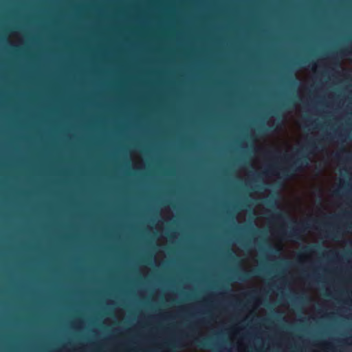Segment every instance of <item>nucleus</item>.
<instances>
[{"label":"nucleus","mask_w":352,"mask_h":352,"mask_svg":"<svg viewBox=\"0 0 352 352\" xmlns=\"http://www.w3.org/2000/svg\"><path fill=\"white\" fill-rule=\"evenodd\" d=\"M151 352H155V351H151Z\"/></svg>","instance_id":"nucleus-20"},{"label":"nucleus","mask_w":352,"mask_h":352,"mask_svg":"<svg viewBox=\"0 0 352 352\" xmlns=\"http://www.w3.org/2000/svg\"><path fill=\"white\" fill-rule=\"evenodd\" d=\"M276 319H279V318H280V315H276Z\"/></svg>","instance_id":"nucleus-18"},{"label":"nucleus","mask_w":352,"mask_h":352,"mask_svg":"<svg viewBox=\"0 0 352 352\" xmlns=\"http://www.w3.org/2000/svg\"><path fill=\"white\" fill-rule=\"evenodd\" d=\"M273 218L276 220H285L287 219V217H286L283 212H276L274 214Z\"/></svg>","instance_id":"nucleus-7"},{"label":"nucleus","mask_w":352,"mask_h":352,"mask_svg":"<svg viewBox=\"0 0 352 352\" xmlns=\"http://www.w3.org/2000/svg\"><path fill=\"white\" fill-rule=\"evenodd\" d=\"M265 154L267 156L274 157V158H277L278 157L277 155L278 152L274 151H269Z\"/></svg>","instance_id":"nucleus-10"},{"label":"nucleus","mask_w":352,"mask_h":352,"mask_svg":"<svg viewBox=\"0 0 352 352\" xmlns=\"http://www.w3.org/2000/svg\"><path fill=\"white\" fill-rule=\"evenodd\" d=\"M248 227L250 229L252 230L253 233H264L265 232L263 230L254 228L252 224L250 225Z\"/></svg>","instance_id":"nucleus-12"},{"label":"nucleus","mask_w":352,"mask_h":352,"mask_svg":"<svg viewBox=\"0 0 352 352\" xmlns=\"http://www.w3.org/2000/svg\"><path fill=\"white\" fill-rule=\"evenodd\" d=\"M274 169H275V168H274V166H271L270 167V168H269V170H270V172H272V173H274V174H276V175H277V173H275Z\"/></svg>","instance_id":"nucleus-14"},{"label":"nucleus","mask_w":352,"mask_h":352,"mask_svg":"<svg viewBox=\"0 0 352 352\" xmlns=\"http://www.w3.org/2000/svg\"><path fill=\"white\" fill-rule=\"evenodd\" d=\"M329 236L334 239L340 233V231L339 230H336V231L331 230L329 232Z\"/></svg>","instance_id":"nucleus-11"},{"label":"nucleus","mask_w":352,"mask_h":352,"mask_svg":"<svg viewBox=\"0 0 352 352\" xmlns=\"http://www.w3.org/2000/svg\"><path fill=\"white\" fill-rule=\"evenodd\" d=\"M322 250L320 245H306L302 248V252L304 254H311L318 252Z\"/></svg>","instance_id":"nucleus-5"},{"label":"nucleus","mask_w":352,"mask_h":352,"mask_svg":"<svg viewBox=\"0 0 352 352\" xmlns=\"http://www.w3.org/2000/svg\"><path fill=\"white\" fill-rule=\"evenodd\" d=\"M210 338H204V339H195V343L199 347H210Z\"/></svg>","instance_id":"nucleus-6"},{"label":"nucleus","mask_w":352,"mask_h":352,"mask_svg":"<svg viewBox=\"0 0 352 352\" xmlns=\"http://www.w3.org/2000/svg\"><path fill=\"white\" fill-rule=\"evenodd\" d=\"M180 346V341L175 339L166 341L163 344V347L166 349L169 352H175Z\"/></svg>","instance_id":"nucleus-4"},{"label":"nucleus","mask_w":352,"mask_h":352,"mask_svg":"<svg viewBox=\"0 0 352 352\" xmlns=\"http://www.w3.org/2000/svg\"><path fill=\"white\" fill-rule=\"evenodd\" d=\"M330 253L331 254V255L333 256H336L337 254V253L334 251H331Z\"/></svg>","instance_id":"nucleus-16"},{"label":"nucleus","mask_w":352,"mask_h":352,"mask_svg":"<svg viewBox=\"0 0 352 352\" xmlns=\"http://www.w3.org/2000/svg\"><path fill=\"white\" fill-rule=\"evenodd\" d=\"M228 256L232 258H234L235 257L233 256L232 253H231L230 251L228 252Z\"/></svg>","instance_id":"nucleus-15"},{"label":"nucleus","mask_w":352,"mask_h":352,"mask_svg":"<svg viewBox=\"0 0 352 352\" xmlns=\"http://www.w3.org/2000/svg\"><path fill=\"white\" fill-rule=\"evenodd\" d=\"M152 256H150L149 257L146 258L144 261L147 263H150L152 261Z\"/></svg>","instance_id":"nucleus-13"},{"label":"nucleus","mask_w":352,"mask_h":352,"mask_svg":"<svg viewBox=\"0 0 352 352\" xmlns=\"http://www.w3.org/2000/svg\"><path fill=\"white\" fill-rule=\"evenodd\" d=\"M331 138L332 135L327 134L325 138L322 140L309 139L303 147L296 150V155H297V158L293 163L288 168L281 169L280 172V177L284 179H289L296 173L307 167L310 161L308 154L313 153L314 151H320L323 147L322 141L329 140H331Z\"/></svg>","instance_id":"nucleus-1"},{"label":"nucleus","mask_w":352,"mask_h":352,"mask_svg":"<svg viewBox=\"0 0 352 352\" xmlns=\"http://www.w3.org/2000/svg\"><path fill=\"white\" fill-rule=\"evenodd\" d=\"M271 129V127H265L263 124H261L257 128V131L260 134H264L267 131H270Z\"/></svg>","instance_id":"nucleus-8"},{"label":"nucleus","mask_w":352,"mask_h":352,"mask_svg":"<svg viewBox=\"0 0 352 352\" xmlns=\"http://www.w3.org/2000/svg\"><path fill=\"white\" fill-rule=\"evenodd\" d=\"M261 270L258 269H254L250 271L242 270L241 272L236 274L235 278L238 280L245 282L252 278L258 276Z\"/></svg>","instance_id":"nucleus-3"},{"label":"nucleus","mask_w":352,"mask_h":352,"mask_svg":"<svg viewBox=\"0 0 352 352\" xmlns=\"http://www.w3.org/2000/svg\"><path fill=\"white\" fill-rule=\"evenodd\" d=\"M335 194H336V195H338V194H339V191H338V190L336 191V192H335Z\"/></svg>","instance_id":"nucleus-19"},{"label":"nucleus","mask_w":352,"mask_h":352,"mask_svg":"<svg viewBox=\"0 0 352 352\" xmlns=\"http://www.w3.org/2000/svg\"><path fill=\"white\" fill-rule=\"evenodd\" d=\"M289 222L295 223V226L291 228L289 230H280V233L283 235L287 236L289 239H298L301 236L302 234L308 228H311V226L307 222L298 223L295 221H290Z\"/></svg>","instance_id":"nucleus-2"},{"label":"nucleus","mask_w":352,"mask_h":352,"mask_svg":"<svg viewBox=\"0 0 352 352\" xmlns=\"http://www.w3.org/2000/svg\"><path fill=\"white\" fill-rule=\"evenodd\" d=\"M291 83H292V85L296 84V80H294V79H292V80H291Z\"/></svg>","instance_id":"nucleus-17"},{"label":"nucleus","mask_w":352,"mask_h":352,"mask_svg":"<svg viewBox=\"0 0 352 352\" xmlns=\"http://www.w3.org/2000/svg\"><path fill=\"white\" fill-rule=\"evenodd\" d=\"M264 204L267 206L274 207L276 205V202L274 198H270L265 199L264 201Z\"/></svg>","instance_id":"nucleus-9"}]
</instances>
